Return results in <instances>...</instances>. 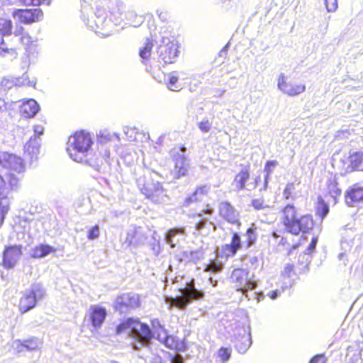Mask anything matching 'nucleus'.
<instances>
[{"label": "nucleus", "mask_w": 363, "mask_h": 363, "mask_svg": "<svg viewBox=\"0 0 363 363\" xmlns=\"http://www.w3.org/2000/svg\"><path fill=\"white\" fill-rule=\"evenodd\" d=\"M279 223L284 231L292 235H301L297 242L292 245V249L302 246L307 240L306 234L314 228L315 220L309 213L301 214L294 203H286L279 211Z\"/></svg>", "instance_id": "f257e3e1"}, {"label": "nucleus", "mask_w": 363, "mask_h": 363, "mask_svg": "<svg viewBox=\"0 0 363 363\" xmlns=\"http://www.w3.org/2000/svg\"><path fill=\"white\" fill-rule=\"evenodd\" d=\"M25 166L21 157L9 153L0 152V194L4 190L13 191L18 184V175L23 173Z\"/></svg>", "instance_id": "f03ea898"}, {"label": "nucleus", "mask_w": 363, "mask_h": 363, "mask_svg": "<svg viewBox=\"0 0 363 363\" xmlns=\"http://www.w3.org/2000/svg\"><path fill=\"white\" fill-rule=\"evenodd\" d=\"M151 327L140 321L138 318H128L121 322L116 328V333L119 334L125 330H130L132 334L142 342H147L152 337L153 333H159L162 331L166 334L164 327L157 318L151 320Z\"/></svg>", "instance_id": "7ed1b4c3"}, {"label": "nucleus", "mask_w": 363, "mask_h": 363, "mask_svg": "<svg viewBox=\"0 0 363 363\" xmlns=\"http://www.w3.org/2000/svg\"><path fill=\"white\" fill-rule=\"evenodd\" d=\"M94 142L91 135L83 130H77L69 138L67 152L77 162H88L86 156Z\"/></svg>", "instance_id": "20e7f679"}, {"label": "nucleus", "mask_w": 363, "mask_h": 363, "mask_svg": "<svg viewBox=\"0 0 363 363\" xmlns=\"http://www.w3.org/2000/svg\"><path fill=\"white\" fill-rule=\"evenodd\" d=\"M121 21L118 13L109 12L102 8L96 9L94 16L89 21V26L96 33H104Z\"/></svg>", "instance_id": "39448f33"}, {"label": "nucleus", "mask_w": 363, "mask_h": 363, "mask_svg": "<svg viewBox=\"0 0 363 363\" xmlns=\"http://www.w3.org/2000/svg\"><path fill=\"white\" fill-rule=\"evenodd\" d=\"M182 296L167 298V302L171 306L179 309L185 308L193 300H201L204 298V293L195 288L194 280L191 279L186 283L185 287L181 290Z\"/></svg>", "instance_id": "423d86ee"}, {"label": "nucleus", "mask_w": 363, "mask_h": 363, "mask_svg": "<svg viewBox=\"0 0 363 363\" xmlns=\"http://www.w3.org/2000/svg\"><path fill=\"white\" fill-rule=\"evenodd\" d=\"M180 43L174 36L163 37L157 48L159 61L164 65L174 63L179 55Z\"/></svg>", "instance_id": "0eeeda50"}, {"label": "nucleus", "mask_w": 363, "mask_h": 363, "mask_svg": "<svg viewBox=\"0 0 363 363\" xmlns=\"http://www.w3.org/2000/svg\"><path fill=\"white\" fill-rule=\"evenodd\" d=\"M139 186L141 193L145 198L153 203H160L165 196L162 184L152 178L151 176H144L140 179Z\"/></svg>", "instance_id": "6e6552de"}, {"label": "nucleus", "mask_w": 363, "mask_h": 363, "mask_svg": "<svg viewBox=\"0 0 363 363\" xmlns=\"http://www.w3.org/2000/svg\"><path fill=\"white\" fill-rule=\"evenodd\" d=\"M230 279L233 286L245 296H247L249 291L255 289L257 285L249 272L242 268H235L232 272Z\"/></svg>", "instance_id": "1a4fd4ad"}, {"label": "nucleus", "mask_w": 363, "mask_h": 363, "mask_svg": "<svg viewBox=\"0 0 363 363\" xmlns=\"http://www.w3.org/2000/svg\"><path fill=\"white\" fill-rule=\"evenodd\" d=\"M277 86L281 91L289 96L299 95L306 91V85L298 79L286 77L283 74L278 78Z\"/></svg>", "instance_id": "9d476101"}, {"label": "nucleus", "mask_w": 363, "mask_h": 363, "mask_svg": "<svg viewBox=\"0 0 363 363\" xmlns=\"http://www.w3.org/2000/svg\"><path fill=\"white\" fill-rule=\"evenodd\" d=\"M140 296L133 293H123L116 296L114 301V310L123 313L140 307Z\"/></svg>", "instance_id": "9b49d317"}, {"label": "nucleus", "mask_w": 363, "mask_h": 363, "mask_svg": "<svg viewBox=\"0 0 363 363\" xmlns=\"http://www.w3.org/2000/svg\"><path fill=\"white\" fill-rule=\"evenodd\" d=\"M344 202L350 208L363 204V184L357 182L350 186L345 191Z\"/></svg>", "instance_id": "f8f14e48"}, {"label": "nucleus", "mask_w": 363, "mask_h": 363, "mask_svg": "<svg viewBox=\"0 0 363 363\" xmlns=\"http://www.w3.org/2000/svg\"><path fill=\"white\" fill-rule=\"evenodd\" d=\"M40 291L38 286H32L29 290L22 293L19 298L18 308L21 314L34 308L37 305V295Z\"/></svg>", "instance_id": "ddd939ff"}, {"label": "nucleus", "mask_w": 363, "mask_h": 363, "mask_svg": "<svg viewBox=\"0 0 363 363\" xmlns=\"http://www.w3.org/2000/svg\"><path fill=\"white\" fill-rule=\"evenodd\" d=\"M12 16L17 18L21 24H31L40 21L43 18V12L40 9H15Z\"/></svg>", "instance_id": "4468645a"}, {"label": "nucleus", "mask_w": 363, "mask_h": 363, "mask_svg": "<svg viewBox=\"0 0 363 363\" xmlns=\"http://www.w3.org/2000/svg\"><path fill=\"white\" fill-rule=\"evenodd\" d=\"M21 245L6 246L3 251L1 265L6 269L13 268L22 256Z\"/></svg>", "instance_id": "2eb2a0df"}, {"label": "nucleus", "mask_w": 363, "mask_h": 363, "mask_svg": "<svg viewBox=\"0 0 363 363\" xmlns=\"http://www.w3.org/2000/svg\"><path fill=\"white\" fill-rule=\"evenodd\" d=\"M173 162L174 167L172 169L171 174L174 179H178L188 174L189 164L184 155L177 153L174 155Z\"/></svg>", "instance_id": "dca6fc26"}, {"label": "nucleus", "mask_w": 363, "mask_h": 363, "mask_svg": "<svg viewBox=\"0 0 363 363\" xmlns=\"http://www.w3.org/2000/svg\"><path fill=\"white\" fill-rule=\"evenodd\" d=\"M88 316L91 325L97 329L101 328L105 322L107 317V311L103 306L93 305L89 308Z\"/></svg>", "instance_id": "f3484780"}, {"label": "nucleus", "mask_w": 363, "mask_h": 363, "mask_svg": "<svg viewBox=\"0 0 363 363\" xmlns=\"http://www.w3.org/2000/svg\"><path fill=\"white\" fill-rule=\"evenodd\" d=\"M219 215L231 224H239L238 213L228 201H222L218 206Z\"/></svg>", "instance_id": "a211bd4d"}, {"label": "nucleus", "mask_w": 363, "mask_h": 363, "mask_svg": "<svg viewBox=\"0 0 363 363\" xmlns=\"http://www.w3.org/2000/svg\"><path fill=\"white\" fill-rule=\"evenodd\" d=\"M242 247L240 237L237 233H233L230 244L223 245L221 247L222 256L226 258L234 257Z\"/></svg>", "instance_id": "6ab92c4d"}, {"label": "nucleus", "mask_w": 363, "mask_h": 363, "mask_svg": "<svg viewBox=\"0 0 363 363\" xmlns=\"http://www.w3.org/2000/svg\"><path fill=\"white\" fill-rule=\"evenodd\" d=\"M251 345V335L249 330L243 328L235 337V347L240 353L246 352Z\"/></svg>", "instance_id": "aec40b11"}, {"label": "nucleus", "mask_w": 363, "mask_h": 363, "mask_svg": "<svg viewBox=\"0 0 363 363\" xmlns=\"http://www.w3.org/2000/svg\"><path fill=\"white\" fill-rule=\"evenodd\" d=\"M250 178V169L249 165L242 166L241 169L235 175L233 184L237 191L244 190L246 187V182Z\"/></svg>", "instance_id": "412c9836"}, {"label": "nucleus", "mask_w": 363, "mask_h": 363, "mask_svg": "<svg viewBox=\"0 0 363 363\" xmlns=\"http://www.w3.org/2000/svg\"><path fill=\"white\" fill-rule=\"evenodd\" d=\"M160 341L165 347L175 352H183L186 349L184 341L174 335H165L164 337Z\"/></svg>", "instance_id": "4be33fe9"}, {"label": "nucleus", "mask_w": 363, "mask_h": 363, "mask_svg": "<svg viewBox=\"0 0 363 363\" xmlns=\"http://www.w3.org/2000/svg\"><path fill=\"white\" fill-rule=\"evenodd\" d=\"M342 189L339 187L337 179L335 177L329 178L326 182L325 195L333 199V203L336 204L338 198L341 195Z\"/></svg>", "instance_id": "5701e85b"}, {"label": "nucleus", "mask_w": 363, "mask_h": 363, "mask_svg": "<svg viewBox=\"0 0 363 363\" xmlns=\"http://www.w3.org/2000/svg\"><path fill=\"white\" fill-rule=\"evenodd\" d=\"M314 208L315 216L321 221L323 220L330 213V206L328 203L320 195L317 196Z\"/></svg>", "instance_id": "b1692460"}, {"label": "nucleus", "mask_w": 363, "mask_h": 363, "mask_svg": "<svg viewBox=\"0 0 363 363\" xmlns=\"http://www.w3.org/2000/svg\"><path fill=\"white\" fill-rule=\"evenodd\" d=\"M39 106L34 99L23 102L20 106V113L25 118L33 117L38 111Z\"/></svg>", "instance_id": "393cba45"}, {"label": "nucleus", "mask_w": 363, "mask_h": 363, "mask_svg": "<svg viewBox=\"0 0 363 363\" xmlns=\"http://www.w3.org/2000/svg\"><path fill=\"white\" fill-rule=\"evenodd\" d=\"M56 252V249L48 244H40L31 249L30 256L34 259H40L50 254Z\"/></svg>", "instance_id": "a878e982"}, {"label": "nucleus", "mask_w": 363, "mask_h": 363, "mask_svg": "<svg viewBox=\"0 0 363 363\" xmlns=\"http://www.w3.org/2000/svg\"><path fill=\"white\" fill-rule=\"evenodd\" d=\"M11 208V201L5 194H0V228Z\"/></svg>", "instance_id": "bb28decb"}, {"label": "nucleus", "mask_w": 363, "mask_h": 363, "mask_svg": "<svg viewBox=\"0 0 363 363\" xmlns=\"http://www.w3.org/2000/svg\"><path fill=\"white\" fill-rule=\"evenodd\" d=\"M154 46V40L151 38H147L145 45L140 48L139 56L142 59L143 63H146L150 60L152 50Z\"/></svg>", "instance_id": "cd10ccee"}, {"label": "nucleus", "mask_w": 363, "mask_h": 363, "mask_svg": "<svg viewBox=\"0 0 363 363\" xmlns=\"http://www.w3.org/2000/svg\"><path fill=\"white\" fill-rule=\"evenodd\" d=\"M363 164V152H356L350 156L349 167L352 171L362 170V165Z\"/></svg>", "instance_id": "c85d7f7f"}, {"label": "nucleus", "mask_w": 363, "mask_h": 363, "mask_svg": "<svg viewBox=\"0 0 363 363\" xmlns=\"http://www.w3.org/2000/svg\"><path fill=\"white\" fill-rule=\"evenodd\" d=\"M40 143L36 136L31 138L24 145L25 152L33 156L39 152Z\"/></svg>", "instance_id": "c756f323"}, {"label": "nucleus", "mask_w": 363, "mask_h": 363, "mask_svg": "<svg viewBox=\"0 0 363 363\" xmlns=\"http://www.w3.org/2000/svg\"><path fill=\"white\" fill-rule=\"evenodd\" d=\"M13 35L19 37L21 43L29 45L33 43L31 36L27 33L22 26H17L14 30Z\"/></svg>", "instance_id": "7c9ffc66"}, {"label": "nucleus", "mask_w": 363, "mask_h": 363, "mask_svg": "<svg viewBox=\"0 0 363 363\" xmlns=\"http://www.w3.org/2000/svg\"><path fill=\"white\" fill-rule=\"evenodd\" d=\"M13 22L9 18L0 16V35H10L12 33Z\"/></svg>", "instance_id": "2f4dec72"}, {"label": "nucleus", "mask_w": 363, "mask_h": 363, "mask_svg": "<svg viewBox=\"0 0 363 363\" xmlns=\"http://www.w3.org/2000/svg\"><path fill=\"white\" fill-rule=\"evenodd\" d=\"M247 239L245 241L246 247L249 248L254 245L257 239V229L254 226L248 228L246 230Z\"/></svg>", "instance_id": "473e14b6"}, {"label": "nucleus", "mask_w": 363, "mask_h": 363, "mask_svg": "<svg viewBox=\"0 0 363 363\" xmlns=\"http://www.w3.org/2000/svg\"><path fill=\"white\" fill-rule=\"evenodd\" d=\"M223 269V265L220 262L216 260H211L207 264H206L204 271L217 274L220 272Z\"/></svg>", "instance_id": "72a5a7b5"}, {"label": "nucleus", "mask_w": 363, "mask_h": 363, "mask_svg": "<svg viewBox=\"0 0 363 363\" xmlns=\"http://www.w3.org/2000/svg\"><path fill=\"white\" fill-rule=\"evenodd\" d=\"M231 356V350L228 347H220L217 352V357L220 361L225 362L229 360Z\"/></svg>", "instance_id": "f704fd0d"}, {"label": "nucleus", "mask_w": 363, "mask_h": 363, "mask_svg": "<svg viewBox=\"0 0 363 363\" xmlns=\"http://www.w3.org/2000/svg\"><path fill=\"white\" fill-rule=\"evenodd\" d=\"M22 345L29 350H34L38 347L39 342L37 338H28L23 341Z\"/></svg>", "instance_id": "c9c22d12"}, {"label": "nucleus", "mask_w": 363, "mask_h": 363, "mask_svg": "<svg viewBox=\"0 0 363 363\" xmlns=\"http://www.w3.org/2000/svg\"><path fill=\"white\" fill-rule=\"evenodd\" d=\"M295 185L294 183H288L283 191V196L285 199H292L294 195Z\"/></svg>", "instance_id": "e433bc0d"}, {"label": "nucleus", "mask_w": 363, "mask_h": 363, "mask_svg": "<svg viewBox=\"0 0 363 363\" xmlns=\"http://www.w3.org/2000/svg\"><path fill=\"white\" fill-rule=\"evenodd\" d=\"M179 77L177 75L172 74L169 79V81L167 84V87L172 91H177L179 89V86L178 85Z\"/></svg>", "instance_id": "4c0bfd02"}, {"label": "nucleus", "mask_w": 363, "mask_h": 363, "mask_svg": "<svg viewBox=\"0 0 363 363\" xmlns=\"http://www.w3.org/2000/svg\"><path fill=\"white\" fill-rule=\"evenodd\" d=\"M278 165V162L275 160L267 161L264 165V171L266 174V178L270 177L274 169Z\"/></svg>", "instance_id": "58836bf2"}, {"label": "nucleus", "mask_w": 363, "mask_h": 363, "mask_svg": "<svg viewBox=\"0 0 363 363\" xmlns=\"http://www.w3.org/2000/svg\"><path fill=\"white\" fill-rule=\"evenodd\" d=\"M100 230L98 225H95L88 232L87 238L89 240H92L99 237Z\"/></svg>", "instance_id": "ea45409f"}, {"label": "nucleus", "mask_w": 363, "mask_h": 363, "mask_svg": "<svg viewBox=\"0 0 363 363\" xmlns=\"http://www.w3.org/2000/svg\"><path fill=\"white\" fill-rule=\"evenodd\" d=\"M199 128L203 133H207L211 130V123L208 119H204L198 124Z\"/></svg>", "instance_id": "a19ab883"}, {"label": "nucleus", "mask_w": 363, "mask_h": 363, "mask_svg": "<svg viewBox=\"0 0 363 363\" xmlns=\"http://www.w3.org/2000/svg\"><path fill=\"white\" fill-rule=\"evenodd\" d=\"M325 5L328 12H333L337 8V1L325 0Z\"/></svg>", "instance_id": "79ce46f5"}, {"label": "nucleus", "mask_w": 363, "mask_h": 363, "mask_svg": "<svg viewBox=\"0 0 363 363\" xmlns=\"http://www.w3.org/2000/svg\"><path fill=\"white\" fill-rule=\"evenodd\" d=\"M328 358L324 354H315L309 361V363H326Z\"/></svg>", "instance_id": "37998d69"}, {"label": "nucleus", "mask_w": 363, "mask_h": 363, "mask_svg": "<svg viewBox=\"0 0 363 363\" xmlns=\"http://www.w3.org/2000/svg\"><path fill=\"white\" fill-rule=\"evenodd\" d=\"M14 82L13 79L4 78L1 81L0 85L4 90L10 89L14 86Z\"/></svg>", "instance_id": "c03bdc74"}, {"label": "nucleus", "mask_w": 363, "mask_h": 363, "mask_svg": "<svg viewBox=\"0 0 363 363\" xmlns=\"http://www.w3.org/2000/svg\"><path fill=\"white\" fill-rule=\"evenodd\" d=\"M193 194L196 197L198 195H206L208 194V187L206 184L201 185L195 189Z\"/></svg>", "instance_id": "a18cd8bd"}, {"label": "nucleus", "mask_w": 363, "mask_h": 363, "mask_svg": "<svg viewBox=\"0 0 363 363\" xmlns=\"http://www.w3.org/2000/svg\"><path fill=\"white\" fill-rule=\"evenodd\" d=\"M199 201V199L197 197H196L194 194L192 193V194L188 197H186L183 203H182V206L183 207H188L192 203H194V202H197Z\"/></svg>", "instance_id": "49530a36"}, {"label": "nucleus", "mask_w": 363, "mask_h": 363, "mask_svg": "<svg viewBox=\"0 0 363 363\" xmlns=\"http://www.w3.org/2000/svg\"><path fill=\"white\" fill-rule=\"evenodd\" d=\"M26 6H38L45 3V0H20Z\"/></svg>", "instance_id": "de8ad7c7"}, {"label": "nucleus", "mask_w": 363, "mask_h": 363, "mask_svg": "<svg viewBox=\"0 0 363 363\" xmlns=\"http://www.w3.org/2000/svg\"><path fill=\"white\" fill-rule=\"evenodd\" d=\"M251 203L255 210H260L264 208V201L262 199H253Z\"/></svg>", "instance_id": "09e8293b"}, {"label": "nucleus", "mask_w": 363, "mask_h": 363, "mask_svg": "<svg viewBox=\"0 0 363 363\" xmlns=\"http://www.w3.org/2000/svg\"><path fill=\"white\" fill-rule=\"evenodd\" d=\"M317 242H318L317 237H313L311 241V243L308 245V252H312L314 250V249L316 247Z\"/></svg>", "instance_id": "8fccbe9b"}, {"label": "nucleus", "mask_w": 363, "mask_h": 363, "mask_svg": "<svg viewBox=\"0 0 363 363\" xmlns=\"http://www.w3.org/2000/svg\"><path fill=\"white\" fill-rule=\"evenodd\" d=\"M33 130L37 135L35 136L38 138V136L43 134L44 128L41 125H37L34 126Z\"/></svg>", "instance_id": "3c124183"}, {"label": "nucleus", "mask_w": 363, "mask_h": 363, "mask_svg": "<svg viewBox=\"0 0 363 363\" xmlns=\"http://www.w3.org/2000/svg\"><path fill=\"white\" fill-rule=\"evenodd\" d=\"M170 363H184L183 361V358L181 355L177 354L174 355L171 359Z\"/></svg>", "instance_id": "603ef678"}, {"label": "nucleus", "mask_w": 363, "mask_h": 363, "mask_svg": "<svg viewBox=\"0 0 363 363\" xmlns=\"http://www.w3.org/2000/svg\"><path fill=\"white\" fill-rule=\"evenodd\" d=\"M3 44H4V39H3V36L0 35V50L2 51V52H13V49H9V48H5L3 47Z\"/></svg>", "instance_id": "864d4df0"}, {"label": "nucleus", "mask_w": 363, "mask_h": 363, "mask_svg": "<svg viewBox=\"0 0 363 363\" xmlns=\"http://www.w3.org/2000/svg\"><path fill=\"white\" fill-rule=\"evenodd\" d=\"M158 16L160 20L163 22L167 21L169 16L168 13L167 11H160L158 13Z\"/></svg>", "instance_id": "5fc2aeb1"}, {"label": "nucleus", "mask_w": 363, "mask_h": 363, "mask_svg": "<svg viewBox=\"0 0 363 363\" xmlns=\"http://www.w3.org/2000/svg\"><path fill=\"white\" fill-rule=\"evenodd\" d=\"M180 231L179 230H177V229H171L168 231L167 235L168 236H170V237H174L177 234L179 233Z\"/></svg>", "instance_id": "6e6d98bb"}, {"label": "nucleus", "mask_w": 363, "mask_h": 363, "mask_svg": "<svg viewBox=\"0 0 363 363\" xmlns=\"http://www.w3.org/2000/svg\"><path fill=\"white\" fill-rule=\"evenodd\" d=\"M166 242L171 245L172 247H174L175 246V244L173 242L172 237L166 236Z\"/></svg>", "instance_id": "4d7b16f0"}, {"label": "nucleus", "mask_w": 363, "mask_h": 363, "mask_svg": "<svg viewBox=\"0 0 363 363\" xmlns=\"http://www.w3.org/2000/svg\"><path fill=\"white\" fill-rule=\"evenodd\" d=\"M205 222L203 220H199L197 223H196V229L199 230L204 227Z\"/></svg>", "instance_id": "13d9d810"}, {"label": "nucleus", "mask_w": 363, "mask_h": 363, "mask_svg": "<svg viewBox=\"0 0 363 363\" xmlns=\"http://www.w3.org/2000/svg\"><path fill=\"white\" fill-rule=\"evenodd\" d=\"M4 102L2 99H0V109L1 108V107L4 106Z\"/></svg>", "instance_id": "bf43d9fd"}, {"label": "nucleus", "mask_w": 363, "mask_h": 363, "mask_svg": "<svg viewBox=\"0 0 363 363\" xmlns=\"http://www.w3.org/2000/svg\"><path fill=\"white\" fill-rule=\"evenodd\" d=\"M181 150H182V151H185L186 148H185L184 146H182V147H181Z\"/></svg>", "instance_id": "052dcab7"}, {"label": "nucleus", "mask_w": 363, "mask_h": 363, "mask_svg": "<svg viewBox=\"0 0 363 363\" xmlns=\"http://www.w3.org/2000/svg\"><path fill=\"white\" fill-rule=\"evenodd\" d=\"M206 213H209V214H211V211H210V210H208Z\"/></svg>", "instance_id": "680f3d73"}, {"label": "nucleus", "mask_w": 363, "mask_h": 363, "mask_svg": "<svg viewBox=\"0 0 363 363\" xmlns=\"http://www.w3.org/2000/svg\"><path fill=\"white\" fill-rule=\"evenodd\" d=\"M111 363H118V362H117L116 361H111Z\"/></svg>", "instance_id": "e2e57ef3"}, {"label": "nucleus", "mask_w": 363, "mask_h": 363, "mask_svg": "<svg viewBox=\"0 0 363 363\" xmlns=\"http://www.w3.org/2000/svg\"><path fill=\"white\" fill-rule=\"evenodd\" d=\"M272 298H275V295L274 294H272Z\"/></svg>", "instance_id": "0e129e2a"}]
</instances>
